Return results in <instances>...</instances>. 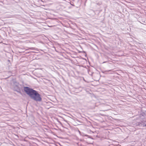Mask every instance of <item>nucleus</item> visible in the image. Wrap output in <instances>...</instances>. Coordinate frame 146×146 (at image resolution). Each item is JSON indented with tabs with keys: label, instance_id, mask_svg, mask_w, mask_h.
Masks as SVG:
<instances>
[{
	"label": "nucleus",
	"instance_id": "1",
	"mask_svg": "<svg viewBox=\"0 0 146 146\" xmlns=\"http://www.w3.org/2000/svg\"><path fill=\"white\" fill-rule=\"evenodd\" d=\"M24 90L33 100L37 102L41 101L42 98L40 96L36 91L27 87L24 88Z\"/></svg>",
	"mask_w": 146,
	"mask_h": 146
},
{
	"label": "nucleus",
	"instance_id": "2",
	"mask_svg": "<svg viewBox=\"0 0 146 146\" xmlns=\"http://www.w3.org/2000/svg\"><path fill=\"white\" fill-rule=\"evenodd\" d=\"M145 126L146 127V124L145 125Z\"/></svg>",
	"mask_w": 146,
	"mask_h": 146
}]
</instances>
